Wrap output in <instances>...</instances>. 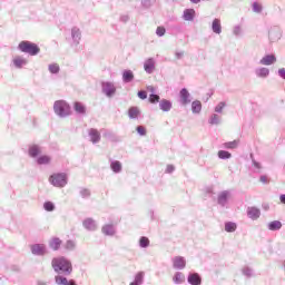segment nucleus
Listing matches in <instances>:
<instances>
[{"label":"nucleus","mask_w":285,"mask_h":285,"mask_svg":"<svg viewBox=\"0 0 285 285\" xmlns=\"http://www.w3.org/2000/svg\"><path fill=\"white\" fill-rule=\"evenodd\" d=\"M51 266L57 275H72V262L65 256L55 257L51 261Z\"/></svg>","instance_id":"1"},{"label":"nucleus","mask_w":285,"mask_h":285,"mask_svg":"<svg viewBox=\"0 0 285 285\" xmlns=\"http://www.w3.org/2000/svg\"><path fill=\"white\" fill-rule=\"evenodd\" d=\"M18 50H20V52H24L26 55H30V57H37V55L41 52L39 45L28 40H22L18 45Z\"/></svg>","instance_id":"2"},{"label":"nucleus","mask_w":285,"mask_h":285,"mask_svg":"<svg viewBox=\"0 0 285 285\" xmlns=\"http://www.w3.org/2000/svg\"><path fill=\"white\" fill-rule=\"evenodd\" d=\"M53 112L61 119H66V117H70L71 107L66 100H57L53 104Z\"/></svg>","instance_id":"3"},{"label":"nucleus","mask_w":285,"mask_h":285,"mask_svg":"<svg viewBox=\"0 0 285 285\" xmlns=\"http://www.w3.org/2000/svg\"><path fill=\"white\" fill-rule=\"evenodd\" d=\"M49 181L51 186L56 188H66V186H68V175H66V173L52 174L49 177Z\"/></svg>","instance_id":"4"},{"label":"nucleus","mask_w":285,"mask_h":285,"mask_svg":"<svg viewBox=\"0 0 285 285\" xmlns=\"http://www.w3.org/2000/svg\"><path fill=\"white\" fill-rule=\"evenodd\" d=\"M282 39V29L279 26H273L268 30V40L271 43H277Z\"/></svg>","instance_id":"5"},{"label":"nucleus","mask_w":285,"mask_h":285,"mask_svg":"<svg viewBox=\"0 0 285 285\" xmlns=\"http://www.w3.org/2000/svg\"><path fill=\"white\" fill-rule=\"evenodd\" d=\"M178 98L180 106H188V104L193 102V96H190V91L186 87L179 90Z\"/></svg>","instance_id":"6"},{"label":"nucleus","mask_w":285,"mask_h":285,"mask_svg":"<svg viewBox=\"0 0 285 285\" xmlns=\"http://www.w3.org/2000/svg\"><path fill=\"white\" fill-rule=\"evenodd\" d=\"M101 90H102V94L109 98L115 97V95L117 94V87H115V83L110 81H102Z\"/></svg>","instance_id":"7"},{"label":"nucleus","mask_w":285,"mask_h":285,"mask_svg":"<svg viewBox=\"0 0 285 285\" xmlns=\"http://www.w3.org/2000/svg\"><path fill=\"white\" fill-rule=\"evenodd\" d=\"M230 200V190H223L217 196V204L220 208H226L228 202Z\"/></svg>","instance_id":"8"},{"label":"nucleus","mask_w":285,"mask_h":285,"mask_svg":"<svg viewBox=\"0 0 285 285\" xmlns=\"http://www.w3.org/2000/svg\"><path fill=\"white\" fill-rule=\"evenodd\" d=\"M31 253L37 257H43V255L48 254V247L45 244H33L31 245Z\"/></svg>","instance_id":"9"},{"label":"nucleus","mask_w":285,"mask_h":285,"mask_svg":"<svg viewBox=\"0 0 285 285\" xmlns=\"http://www.w3.org/2000/svg\"><path fill=\"white\" fill-rule=\"evenodd\" d=\"M261 66H273L274 63H277V57L274 53L265 55L259 60Z\"/></svg>","instance_id":"10"},{"label":"nucleus","mask_w":285,"mask_h":285,"mask_svg":"<svg viewBox=\"0 0 285 285\" xmlns=\"http://www.w3.org/2000/svg\"><path fill=\"white\" fill-rule=\"evenodd\" d=\"M173 266L176 271H184V268H186V258H184L183 256L174 257Z\"/></svg>","instance_id":"11"},{"label":"nucleus","mask_w":285,"mask_h":285,"mask_svg":"<svg viewBox=\"0 0 285 285\" xmlns=\"http://www.w3.org/2000/svg\"><path fill=\"white\" fill-rule=\"evenodd\" d=\"M55 282L57 285H77L76 279H69L63 275H57L55 276Z\"/></svg>","instance_id":"12"},{"label":"nucleus","mask_w":285,"mask_h":285,"mask_svg":"<svg viewBox=\"0 0 285 285\" xmlns=\"http://www.w3.org/2000/svg\"><path fill=\"white\" fill-rule=\"evenodd\" d=\"M247 217H249V219H253V222H255L259 219V217H262V210H259V208L257 207H248Z\"/></svg>","instance_id":"13"},{"label":"nucleus","mask_w":285,"mask_h":285,"mask_svg":"<svg viewBox=\"0 0 285 285\" xmlns=\"http://www.w3.org/2000/svg\"><path fill=\"white\" fill-rule=\"evenodd\" d=\"M91 144H99L101 141V134L98 129L90 128L88 131Z\"/></svg>","instance_id":"14"},{"label":"nucleus","mask_w":285,"mask_h":285,"mask_svg":"<svg viewBox=\"0 0 285 285\" xmlns=\"http://www.w3.org/2000/svg\"><path fill=\"white\" fill-rule=\"evenodd\" d=\"M82 226L86 230H89V232H95L97 230V222L92 218H86L83 222H82Z\"/></svg>","instance_id":"15"},{"label":"nucleus","mask_w":285,"mask_h":285,"mask_svg":"<svg viewBox=\"0 0 285 285\" xmlns=\"http://www.w3.org/2000/svg\"><path fill=\"white\" fill-rule=\"evenodd\" d=\"M144 70L147 75H153L155 72V58H148L144 62Z\"/></svg>","instance_id":"16"},{"label":"nucleus","mask_w":285,"mask_h":285,"mask_svg":"<svg viewBox=\"0 0 285 285\" xmlns=\"http://www.w3.org/2000/svg\"><path fill=\"white\" fill-rule=\"evenodd\" d=\"M71 38H72L73 45L79 46L81 41V29H79V27H73L71 29Z\"/></svg>","instance_id":"17"},{"label":"nucleus","mask_w":285,"mask_h":285,"mask_svg":"<svg viewBox=\"0 0 285 285\" xmlns=\"http://www.w3.org/2000/svg\"><path fill=\"white\" fill-rule=\"evenodd\" d=\"M255 75L258 79H267L271 75V69L266 67H259L255 69Z\"/></svg>","instance_id":"18"},{"label":"nucleus","mask_w":285,"mask_h":285,"mask_svg":"<svg viewBox=\"0 0 285 285\" xmlns=\"http://www.w3.org/2000/svg\"><path fill=\"white\" fill-rule=\"evenodd\" d=\"M187 282L190 285H202V276L197 273H189L187 277Z\"/></svg>","instance_id":"19"},{"label":"nucleus","mask_w":285,"mask_h":285,"mask_svg":"<svg viewBox=\"0 0 285 285\" xmlns=\"http://www.w3.org/2000/svg\"><path fill=\"white\" fill-rule=\"evenodd\" d=\"M159 108H160V110H161L163 112H170V110H173V101L163 98V99L159 101Z\"/></svg>","instance_id":"20"},{"label":"nucleus","mask_w":285,"mask_h":285,"mask_svg":"<svg viewBox=\"0 0 285 285\" xmlns=\"http://www.w3.org/2000/svg\"><path fill=\"white\" fill-rule=\"evenodd\" d=\"M101 233L104 235H106L107 237H112L117 233V230L115 229V225L107 224V225L102 226Z\"/></svg>","instance_id":"21"},{"label":"nucleus","mask_w":285,"mask_h":285,"mask_svg":"<svg viewBox=\"0 0 285 285\" xmlns=\"http://www.w3.org/2000/svg\"><path fill=\"white\" fill-rule=\"evenodd\" d=\"M109 163H110V169L112 170V173H115L116 175L121 173V170L124 168L122 165H121V161L114 160L112 158H110Z\"/></svg>","instance_id":"22"},{"label":"nucleus","mask_w":285,"mask_h":285,"mask_svg":"<svg viewBox=\"0 0 285 285\" xmlns=\"http://www.w3.org/2000/svg\"><path fill=\"white\" fill-rule=\"evenodd\" d=\"M135 80V73L130 69H125L122 71V81L124 83H130Z\"/></svg>","instance_id":"23"},{"label":"nucleus","mask_w":285,"mask_h":285,"mask_svg":"<svg viewBox=\"0 0 285 285\" xmlns=\"http://www.w3.org/2000/svg\"><path fill=\"white\" fill-rule=\"evenodd\" d=\"M61 244H63V242L61 240V238L59 237H52L49 240V248H51V250H59V248H61Z\"/></svg>","instance_id":"24"},{"label":"nucleus","mask_w":285,"mask_h":285,"mask_svg":"<svg viewBox=\"0 0 285 285\" xmlns=\"http://www.w3.org/2000/svg\"><path fill=\"white\" fill-rule=\"evenodd\" d=\"M212 32H214V35H219L222 32V20H219V18L213 20Z\"/></svg>","instance_id":"25"},{"label":"nucleus","mask_w":285,"mask_h":285,"mask_svg":"<svg viewBox=\"0 0 285 285\" xmlns=\"http://www.w3.org/2000/svg\"><path fill=\"white\" fill-rule=\"evenodd\" d=\"M73 110H75V112H77V115H86L87 109L81 101H75Z\"/></svg>","instance_id":"26"},{"label":"nucleus","mask_w":285,"mask_h":285,"mask_svg":"<svg viewBox=\"0 0 285 285\" xmlns=\"http://www.w3.org/2000/svg\"><path fill=\"white\" fill-rule=\"evenodd\" d=\"M41 155V148L39 145H32L29 147V156L36 159V157H39Z\"/></svg>","instance_id":"27"},{"label":"nucleus","mask_w":285,"mask_h":285,"mask_svg":"<svg viewBox=\"0 0 285 285\" xmlns=\"http://www.w3.org/2000/svg\"><path fill=\"white\" fill-rule=\"evenodd\" d=\"M139 115H141V111L139 110V107H130L128 109L129 119H138Z\"/></svg>","instance_id":"28"},{"label":"nucleus","mask_w":285,"mask_h":285,"mask_svg":"<svg viewBox=\"0 0 285 285\" xmlns=\"http://www.w3.org/2000/svg\"><path fill=\"white\" fill-rule=\"evenodd\" d=\"M185 21H193L195 19V9H185L183 13Z\"/></svg>","instance_id":"29"},{"label":"nucleus","mask_w":285,"mask_h":285,"mask_svg":"<svg viewBox=\"0 0 285 285\" xmlns=\"http://www.w3.org/2000/svg\"><path fill=\"white\" fill-rule=\"evenodd\" d=\"M267 228H268V230H272V232L282 230V222H279V220L269 222L267 224Z\"/></svg>","instance_id":"30"},{"label":"nucleus","mask_w":285,"mask_h":285,"mask_svg":"<svg viewBox=\"0 0 285 285\" xmlns=\"http://www.w3.org/2000/svg\"><path fill=\"white\" fill-rule=\"evenodd\" d=\"M191 112L193 115H199L202 112V101L199 100L191 101Z\"/></svg>","instance_id":"31"},{"label":"nucleus","mask_w":285,"mask_h":285,"mask_svg":"<svg viewBox=\"0 0 285 285\" xmlns=\"http://www.w3.org/2000/svg\"><path fill=\"white\" fill-rule=\"evenodd\" d=\"M174 284H184L186 282V276L181 272H176L173 277Z\"/></svg>","instance_id":"32"},{"label":"nucleus","mask_w":285,"mask_h":285,"mask_svg":"<svg viewBox=\"0 0 285 285\" xmlns=\"http://www.w3.org/2000/svg\"><path fill=\"white\" fill-rule=\"evenodd\" d=\"M208 124H210V126H219V124H222V117L217 114H213L208 119Z\"/></svg>","instance_id":"33"},{"label":"nucleus","mask_w":285,"mask_h":285,"mask_svg":"<svg viewBox=\"0 0 285 285\" xmlns=\"http://www.w3.org/2000/svg\"><path fill=\"white\" fill-rule=\"evenodd\" d=\"M28 63V60L21 58V57H16L13 59V66L14 68L21 69L23 68V66H26Z\"/></svg>","instance_id":"34"},{"label":"nucleus","mask_w":285,"mask_h":285,"mask_svg":"<svg viewBox=\"0 0 285 285\" xmlns=\"http://www.w3.org/2000/svg\"><path fill=\"white\" fill-rule=\"evenodd\" d=\"M50 156H48V155H42V156H39L38 158H37V164L39 165V166H46V165H48L49 163H50Z\"/></svg>","instance_id":"35"},{"label":"nucleus","mask_w":285,"mask_h":285,"mask_svg":"<svg viewBox=\"0 0 285 285\" xmlns=\"http://www.w3.org/2000/svg\"><path fill=\"white\" fill-rule=\"evenodd\" d=\"M237 146H239V140H233L223 144V148H226L227 150H235Z\"/></svg>","instance_id":"36"},{"label":"nucleus","mask_w":285,"mask_h":285,"mask_svg":"<svg viewBox=\"0 0 285 285\" xmlns=\"http://www.w3.org/2000/svg\"><path fill=\"white\" fill-rule=\"evenodd\" d=\"M79 195L82 199H90V195H92V194H91L90 189H88L86 187H80Z\"/></svg>","instance_id":"37"},{"label":"nucleus","mask_w":285,"mask_h":285,"mask_svg":"<svg viewBox=\"0 0 285 285\" xmlns=\"http://www.w3.org/2000/svg\"><path fill=\"white\" fill-rule=\"evenodd\" d=\"M225 230L226 233H235V230H237V224L233 222H226Z\"/></svg>","instance_id":"38"},{"label":"nucleus","mask_w":285,"mask_h":285,"mask_svg":"<svg viewBox=\"0 0 285 285\" xmlns=\"http://www.w3.org/2000/svg\"><path fill=\"white\" fill-rule=\"evenodd\" d=\"M144 277H146V273L144 272H138L136 275H135V278H134V283L135 284H144Z\"/></svg>","instance_id":"39"},{"label":"nucleus","mask_w":285,"mask_h":285,"mask_svg":"<svg viewBox=\"0 0 285 285\" xmlns=\"http://www.w3.org/2000/svg\"><path fill=\"white\" fill-rule=\"evenodd\" d=\"M139 246L140 248H148V246H150V239L146 236H141L139 238Z\"/></svg>","instance_id":"40"},{"label":"nucleus","mask_w":285,"mask_h":285,"mask_svg":"<svg viewBox=\"0 0 285 285\" xmlns=\"http://www.w3.org/2000/svg\"><path fill=\"white\" fill-rule=\"evenodd\" d=\"M43 208L47 213H52L56 208L55 203L47 200L43 203Z\"/></svg>","instance_id":"41"},{"label":"nucleus","mask_w":285,"mask_h":285,"mask_svg":"<svg viewBox=\"0 0 285 285\" xmlns=\"http://www.w3.org/2000/svg\"><path fill=\"white\" fill-rule=\"evenodd\" d=\"M233 157V154L228 150H219L218 151V159H230Z\"/></svg>","instance_id":"42"},{"label":"nucleus","mask_w":285,"mask_h":285,"mask_svg":"<svg viewBox=\"0 0 285 285\" xmlns=\"http://www.w3.org/2000/svg\"><path fill=\"white\" fill-rule=\"evenodd\" d=\"M48 69L51 75H59V71L61 70L57 63L49 65Z\"/></svg>","instance_id":"43"},{"label":"nucleus","mask_w":285,"mask_h":285,"mask_svg":"<svg viewBox=\"0 0 285 285\" xmlns=\"http://www.w3.org/2000/svg\"><path fill=\"white\" fill-rule=\"evenodd\" d=\"M161 97L157 94H150L149 95V104H159L161 100Z\"/></svg>","instance_id":"44"},{"label":"nucleus","mask_w":285,"mask_h":285,"mask_svg":"<svg viewBox=\"0 0 285 285\" xmlns=\"http://www.w3.org/2000/svg\"><path fill=\"white\" fill-rule=\"evenodd\" d=\"M65 248L66 250H75V248H77V243H75V240H67L65 244Z\"/></svg>","instance_id":"45"},{"label":"nucleus","mask_w":285,"mask_h":285,"mask_svg":"<svg viewBox=\"0 0 285 285\" xmlns=\"http://www.w3.org/2000/svg\"><path fill=\"white\" fill-rule=\"evenodd\" d=\"M242 273L245 277H253V268H250L249 266L243 267Z\"/></svg>","instance_id":"46"},{"label":"nucleus","mask_w":285,"mask_h":285,"mask_svg":"<svg viewBox=\"0 0 285 285\" xmlns=\"http://www.w3.org/2000/svg\"><path fill=\"white\" fill-rule=\"evenodd\" d=\"M101 132L105 139H112L115 137V134L110 129H102Z\"/></svg>","instance_id":"47"},{"label":"nucleus","mask_w":285,"mask_h":285,"mask_svg":"<svg viewBox=\"0 0 285 285\" xmlns=\"http://www.w3.org/2000/svg\"><path fill=\"white\" fill-rule=\"evenodd\" d=\"M252 10H253V12H257L259 14V12H262V10H264V8L262 7V4H259V2H253Z\"/></svg>","instance_id":"48"},{"label":"nucleus","mask_w":285,"mask_h":285,"mask_svg":"<svg viewBox=\"0 0 285 285\" xmlns=\"http://www.w3.org/2000/svg\"><path fill=\"white\" fill-rule=\"evenodd\" d=\"M136 132H138V135H140V137H146V135H147L146 127L138 125L136 127Z\"/></svg>","instance_id":"49"},{"label":"nucleus","mask_w":285,"mask_h":285,"mask_svg":"<svg viewBox=\"0 0 285 285\" xmlns=\"http://www.w3.org/2000/svg\"><path fill=\"white\" fill-rule=\"evenodd\" d=\"M224 108H226V102L220 101L216 107H215V112L222 114L224 111Z\"/></svg>","instance_id":"50"},{"label":"nucleus","mask_w":285,"mask_h":285,"mask_svg":"<svg viewBox=\"0 0 285 285\" xmlns=\"http://www.w3.org/2000/svg\"><path fill=\"white\" fill-rule=\"evenodd\" d=\"M141 6L145 8V10H148L153 7V0H141Z\"/></svg>","instance_id":"51"},{"label":"nucleus","mask_w":285,"mask_h":285,"mask_svg":"<svg viewBox=\"0 0 285 285\" xmlns=\"http://www.w3.org/2000/svg\"><path fill=\"white\" fill-rule=\"evenodd\" d=\"M137 96H138V98L141 99L142 101L146 100V99H148V92H146V90H139V91L137 92Z\"/></svg>","instance_id":"52"},{"label":"nucleus","mask_w":285,"mask_h":285,"mask_svg":"<svg viewBox=\"0 0 285 285\" xmlns=\"http://www.w3.org/2000/svg\"><path fill=\"white\" fill-rule=\"evenodd\" d=\"M156 35H157V37H164V35H166V28L165 27H157Z\"/></svg>","instance_id":"53"},{"label":"nucleus","mask_w":285,"mask_h":285,"mask_svg":"<svg viewBox=\"0 0 285 285\" xmlns=\"http://www.w3.org/2000/svg\"><path fill=\"white\" fill-rule=\"evenodd\" d=\"M252 158V164L254 166V168H256V170H262V164L257 160H255V158H253V155H250Z\"/></svg>","instance_id":"54"},{"label":"nucleus","mask_w":285,"mask_h":285,"mask_svg":"<svg viewBox=\"0 0 285 285\" xmlns=\"http://www.w3.org/2000/svg\"><path fill=\"white\" fill-rule=\"evenodd\" d=\"M233 35L239 37L242 35V26L237 24L234 27Z\"/></svg>","instance_id":"55"},{"label":"nucleus","mask_w":285,"mask_h":285,"mask_svg":"<svg viewBox=\"0 0 285 285\" xmlns=\"http://www.w3.org/2000/svg\"><path fill=\"white\" fill-rule=\"evenodd\" d=\"M165 173H166L167 175H173V173H175V167H174V165H167V168H166Z\"/></svg>","instance_id":"56"},{"label":"nucleus","mask_w":285,"mask_h":285,"mask_svg":"<svg viewBox=\"0 0 285 285\" xmlns=\"http://www.w3.org/2000/svg\"><path fill=\"white\" fill-rule=\"evenodd\" d=\"M120 21L121 23H128V21H130V16L128 14L120 16Z\"/></svg>","instance_id":"57"},{"label":"nucleus","mask_w":285,"mask_h":285,"mask_svg":"<svg viewBox=\"0 0 285 285\" xmlns=\"http://www.w3.org/2000/svg\"><path fill=\"white\" fill-rule=\"evenodd\" d=\"M277 73L281 79H285V68L278 69Z\"/></svg>","instance_id":"58"},{"label":"nucleus","mask_w":285,"mask_h":285,"mask_svg":"<svg viewBox=\"0 0 285 285\" xmlns=\"http://www.w3.org/2000/svg\"><path fill=\"white\" fill-rule=\"evenodd\" d=\"M259 181H261L262 184H268V183H269L268 177L265 176V175H262V176L259 177Z\"/></svg>","instance_id":"59"},{"label":"nucleus","mask_w":285,"mask_h":285,"mask_svg":"<svg viewBox=\"0 0 285 285\" xmlns=\"http://www.w3.org/2000/svg\"><path fill=\"white\" fill-rule=\"evenodd\" d=\"M175 57H176V59H183V57H184V51H176V52H175Z\"/></svg>","instance_id":"60"},{"label":"nucleus","mask_w":285,"mask_h":285,"mask_svg":"<svg viewBox=\"0 0 285 285\" xmlns=\"http://www.w3.org/2000/svg\"><path fill=\"white\" fill-rule=\"evenodd\" d=\"M147 90H148L149 92H151V95H155V87H153V86H147Z\"/></svg>","instance_id":"61"},{"label":"nucleus","mask_w":285,"mask_h":285,"mask_svg":"<svg viewBox=\"0 0 285 285\" xmlns=\"http://www.w3.org/2000/svg\"><path fill=\"white\" fill-rule=\"evenodd\" d=\"M279 202H281V204H285V194H282L279 196Z\"/></svg>","instance_id":"62"},{"label":"nucleus","mask_w":285,"mask_h":285,"mask_svg":"<svg viewBox=\"0 0 285 285\" xmlns=\"http://www.w3.org/2000/svg\"><path fill=\"white\" fill-rule=\"evenodd\" d=\"M202 0H190L191 3H199Z\"/></svg>","instance_id":"63"},{"label":"nucleus","mask_w":285,"mask_h":285,"mask_svg":"<svg viewBox=\"0 0 285 285\" xmlns=\"http://www.w3.org/2000/svg\"><path fill=\"white\" fill-rule=\"evenodd\" d=\"M129 285H141V284L131 282Z\"/></svg>","instance_id":"64"}]
</instances>
